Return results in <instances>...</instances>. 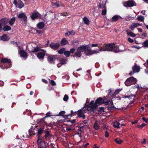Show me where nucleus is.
<instances>
[{
	"mask_svg": "<svg viewBox=\"0 0 148 148\" xmlns=\"http://www.w3.org/2000/svg\"><path fill=\"white\" fill-rule=\"evenodd\" d=\"M75 49L74 48H72L70 50V52L71 53H73L75 51Z\"/></svg>",
	"mask_w": 148,
	"mask_h": 148,
	"instance_id": "nucleus-60",
	"label": "nucleus"
},
{
	"mask_svg": "<svg viewBox=\"0 0 148 148\" xmlns=\"http://www.w3.org/2000/svg\"><path fill=\"white\" fill-rule=\"evenodd\" d=\"M19 54L21 57L25 58L27 56V53L23 50H21L19 52Z\"/></svg>",
	"mask_w": 148,
	"mask_h": 148,
	"instance_id": "nucleus-18",
	"label": "nucleus"
},
{
	"mask_svg": "<svg viewBox=\"0 0 148 148\" xmlns=\"http://www.w3.org/2000/svg\"><path fill=\"white\" fill-rule=\"evenodd\" d=\"M108 97L107 96L104 97L103 99L101 97H99L96 100L95 103H94V106H93L94 107V108H95L96 109L99 105L104 103V100H106V98H108Z\"/></svg>",
	"mask_w": 148,
	"mask_h": 148,
	"instance_id": "nucleus-3",
	"label": "nucleus"
},
{
	"mask_svg": "<svg viewBox=\"0 0 148 148\" xmlns=\"http://www.w3.org/2000/svg\"><path fill=\"white\" fill-rule=\"evenodd\" d=\"M112 102H113L112 100L107 101H104V103H105L106 105H108L111 104Z\"/></svg>",
	"mask_w": 148,
	"mask_h": 148,
	"instance_id": "nucleus-43",
	"label": "nucleus"
},
{
	"mask_svg": "<svg viewBox=\"0 0 148 148\" xmlns=\"http://www.w3.org/2000/svg\"><path fill=\"white\" fill-rule=\"evenodd\" d=\"M65 113V112L64 111H62L60 112L59 114L57 116H63L64 115Z\"/></svg>",
	"mask_w": 148,
	"mask_h": 148,
	"instance_id": "nucleus-44",
	"label": "nucleus"
},
{
	"mask_svg": "<svg viewBox=\"0 0 148 148\" xmlns=\"http://www.w3.org/2000/svg\"><path fill=\"white\" fill-rule=\"evenodd\" d=\"M58 56L57 55H49L47 58L48 62L50 64H54L55 62L56 59L58 58Z\"/></svg>",
	"mask_w": 148,
	"mask_h": 148,
	"instance_id": "nucleus-5",
	"label": "nucleus"
},
{
	"mask_svg": "<svg viewBox=\"0 0 148 148\" xmlns=\"http://www.w3.org/2000/svg\"><path fill=\"white\" fill-rule=\"evenodd\" d=\"M36 32L39 34H40L42 33V32L40 30H36Z\"/></svg>",
	"mask_w": 148,
	"mask_h": 148,
	"instance_id": "nucleus-64",
	"label": "nucleus"
},
{
	"mask_svg": "<svg viewBox=\"0 0 148 148\" xmlns=\"http://www.w3.org/2000/svg\"><path fill=\"white\" fill-rule=\"evenodd\" d=\"M127 32L128 35L129 36L132 37H134L136 36L135 34L132 32L131 31H127Z\"/></svg>",
	"mask_w": 148,
	"mask_h": 148,
	"instance_id": "nucleus-36",
	"label": "nucleus"
},
{
	"mask_svg": "<svg viewBox=\"0 0 148 148\" xmlns=\"http://www.w3.org/2000/svg\"><path fill=\"white\" fill-rule=\"evenodd\" d=\"M31 52L32 53L37 52L40 51H43L45 52V50L41 49L39 47H33L32 49Z\"/></svg>",
	"mask_w": 148,
	"mask_h": 148,
	"instance_id": "nucleus-12",
	"label": "nucleus"
},
{
	"mask_svg": "<svg viewBox=\"0 0 148 148\" xmlns=\"http://www.w3.org/2000/svg\"><path fill=\"white\" fill-rule=\"evenodd\" d=\"M18 18L20 19H23L21 20H23L24 22H26L27 20V17L26 15L23 13L19 14L18 16Z\"/></svg>",
	"mask_w": 148,
	"mask_h": 148,
	"instance_id": "nucleus-13",
	"label": "nucleus"
},
{
	"mask_svg": "<svg viewBox=\"0 0 148 148\" xmlns=\"http://www.w3.org/2000/svg\"><path fill=\"white\" fill-rule=\"evenodd\" d=\"M108 91L109 92H108V95H109L111 96L114 95V94H113V90H112L111 89H110Z\"/></svg>",
	"mask_w": 148,
	"mask_h": 148,
	"instance_id": "nucleus-49",
	"label": "nucleus"
},
{
	"mask_svg": "<svg viewBox=\"0 0 148 148\" xmlns=\"http://www.w3.org/2000/svg\"><path fill=\"white\" fill-rule=\"evenodd\" d=\"M64 54L66 57H68L70 55V52L69 51H64Z\"/></svg>",
	"mask_w": 148,
	"mask_h": 148,
	"instance_id": "nucleus-42",
	"label": "nucleus"
},
{
	"mask_svg": "<svg viewBox=\"0 0 148 148\" xmlns=\"http://www.w3.org/2000/svg\"><path fill=\"white\" fill-rule=\"evenodd\" d=\"M115 142L117 144H120L122 142V141L119 138H115L114 139Z\"/></svg>",
	"mask_w": 148,
	"mask_h": 148,
	"instance_id": "nucleus-39",
	"label": "nucleus"
},
{
	"mask_svg": "<svg viewBox=\"0 0 148 148\" xmlns=\"http://www.w3.org/2000/svg\"><path fill=\"white\" fill-rule=\"evenodd\" d=\"M94 109L91 108L90 109H87V110L88 111H89L91 114H93L94 113L95 111V110Z\"/></svg>",
	"mask_w": 148,
	"mask_h": 148,
	"instance_id": "nucleus-48",
	"label": "nucleus"
},
{
	"mask_svg": "<svg viewBox=\"0 0 148 148\" xmlns=\"http://www.w3.org/2000/svg\"><path fill=\"white\" fill-rule=\"evenodd\" d=\"M37 143L38 144L40 145V148H47L48 144L42 140V139H40L39 138L38 139Z\"/></svg>",
	"mask_w": 148,
	"mask_h": 148,
	"instance_id": "nucleus-7",
	"label": "nucleus"
},
{
	"mask_svg": "<svg viewBox=\"0 0 148 148\" xmlns=\"http://www.w3.org/2000/svg\"><path fill=\"white\" fill-rule=\"evenodd\" d=\"M57 59H59L60 62L63 65L66 63V60L65 59L62 58H59L58 57Z\"/></svg>",
	"mask_w": 148,
	"mask_h": 148,
	"instance_id": "nucleus-22",
	"label": "nucleus"
},
{
	"mask_svg": "<svg viewBox=\"0 0 148 148\" xmlns=\"http://www.w3.org/2000/svg\"><path fill=\"white\" fill-rule=\"evenodd\" d=\"M68 43L67 40L64 38L62 39L61 41V44L62 45H65Z\"/></svg>",
	"mask_w": 148,
	"mask_h": 148,
	"instance_id": "nucleus-27",
	"label": "nucleus"
},
{
	"mask_svg": "<svg viewBox=\"0 0 148 148\" xmlns=\"http://www.w3.org/2000/svg\"><path fill=\"white\" fill-rule=\"evenodd\" d=\"M99 8H103L105 7V4L103 1H101L98 5Z\"/></svg>",
	"mask_w": 148,
	"mask_h": 148,
	"instance_id": "nucleus-29",
	"label": "nucleus"
},
{
	"mask_svg": "<svg viewBox=\"0 0 148 148\" xmlns=\"http://www.w3.org/2000/svg\"><path fill=\"white\" fill-rule=\"evenodd\" d=\"M99 53V51L97 50H93L92 51L91 49L90 48V53L87 54V56L91 55L94 53Z\"/></svg>",
	"mask_w": 148,
	"mask_h": 148,
	"instance_id": "nucleus-35",
	"label": "nucleus"
},
{
	"mask_svg": "<svg viewBox=\"0 0 148 148\" xmlns=\"http://www.w3.org/2000/svg\"><path fill=\"white\" fill-rule=\"evenodd\" d=\"M132 69L134 72H138L140 70V67L139 66L134 65L133 66L132 68Z\"/></svg>",
	"mask_w": 148,
	"mask_h": 148,
	"instance_id": "nucleus-16",
	"label": "nucleus"
},
{
	"mask_svg": "<svg viewBox=\"0 0 148 148\" xmlns=\"http://www.w3.org/2000/svg\"><path fill=\"white\" fill-rule=\"evenodd\" d=\"M122 18L120 16L115 15L112 17L111 19L112 22H115L117 21L119 19H122Z\"/></svg>",
	"mask_w": 148,
	"mask_h": 148,
	"instance_id": "nucleus-17",
	"label": "nucleus"
},
{
	"mask_svg": "<svg viewBox=\"0 0 148 148\" xmlns=\"http://www.w3.org/2000/svg\"><path fill=\"white\" fill-rule=\"evenodd\" d=\"M81 52H84L86 55L90 53V47L88 45H82L77 48Z\"/></svg>",
	"mask_w": 148,
	"mask_h": 148,
	"instance_id": "nucleus-4",
	"label": "nucleus"
},
{
	"mask_svg": "<svg viewBox=\"0 0 148 148\" xmlns=\"http://www.w3.org/2000/svg\"><path fill=\"white\" fill-rule=\"evenodd\" d=\"M143 46L145 47H148V40H147L143 42Z\"/></svg>",
	"mask_w": 148,
	"mask_h": 148,
	"instance_id": "nucleus-46",
	"label": "nucleus"
},
{
	"mask_svg": "<svg viewBox=\"0 0 148 148\" xmlns=\"http://www.w3.org/2000/svg\"><path fill=\"white\" fill-rule=\"evenodd\" d=\"M9 19L6 18H1L0 20V22L2 25H5L8 22Z\"/></svg>",
	"mask_w": 148,
	"mask_h": 148,
	"instance_id": "nucleus-15",
	"label": "nucleus"
},
{
	"mask_svg": "<svg viewBox=\"0 0 148 148\" xmlns=\"http://www.w3.org/2000/svg\"><path fill=\"white\" fill-rule=\"evenodd\" d=\"M142 119L146 123H148V119H146L145 117H143Z\"/></svg>",
	"mask_w": 148,
	"mask_h": 148,
	"instance_id": "nucleus-56",
	"label": "nucleus"
},
{
	"mask_svg": "<svg viewBox=\"0 0 148 148\" xmlns=\"http://www.w3.org/2000/svg\"><path fill=\"white\" fill-rule=\"evenodd\" d=\"M45 132V134L44 136V138L45 139H47L48 138H50L51 136V132L47 130L46 129L44 130Z\"/></svg>",
	"mask_w": 148,
	"mask_h": 148,
	"instance_id": "nucleus-14",
	"label": "nucleus"
},
{
	"mask_svg": "<svg viewBox=\"0 0 148 148\" xmlns=\"http://www.w3.org/2000/svg\"><path fill=\"white\" fill-rule=\"evenodd\" d=\"M15 21V17H13L11 18L10 21H8L10 25L11 26L12 25Z\"/></svg>",
	"mask_w": 148,
	"mask_h": 148,
	"instance_id": "nucleus-28",
	"label": "nucleus"
},
{
	"mask_svg": "<svg viewBox=\"0 0 148 148\" xmlns=\"http://www.w3.org/2000/svg\"><path fill=\"white\" fill-rule=\"evenodd\" d=\"M65 50V48H62L58 50V53L60 54H62L64 53V52Z\"/></svg>",
	"mask_w": 148,
	"mask_h": 148,
	"instance_id": "nucleus-41",
	"label": "nucleus"
},
{
	"mask_svg": "<svg viewBox=\"0 0 148 148\" xmlns=\"http://www.w3.org/2000/svg\"><path fill=\"white\" fill-rule=\"evenodd\" d=\"M75 34V33L73 30L69 31L65 33V36H68L71 35H73Z\"/></svg>",
	"mask_w": 148,
	"mask_h": 148,
	"instance_id": "nucleus-21",
	"label": "nucleus"
},
{
	"mask_svg": "<svg viewBox=\"0 0 148 148\" xmlns=\"http://www.w3.org/2000/svg\"><path fill=\"white\" fill-rule=\"evenodd\" d=\"M45 24L42 22H39L37 25V27L40 29L43 28L45 26Z\"/></svg>",
	"mask_w": 148,
	"mask_h": 148,
	"instance_id": "nucleus-24",
	"label": "nucleus"
},
{
	"mask_svg": "<svg viewBox=\"0 0 148 148\" xmlns=\"http://www.w3.org/2000/svg\"><path fill=\"white\" fill-rule=\"evenodd\" d=\"M121 91V90L120 89L116 90L114 93V95L115 96L116 95L119 93Z\"/></svg>",
	"mask_w": 148,
	"mask_h": 148,
	"instance_id": "nucleus-50",
	"label": "nucleus"
},
{
	"mask_svg": "<svg viewBox=\"0 0 148 148\" xmlns=\"http://www.w3.org/2000/svg\"><path fill=\"white\" fill-rule=\"evenodd\" d=\"M50 84L52 86H55L56 85V83L53 80H50Z\"/></svg>",
	"mask_w": 148,
	"mask_h": 148,
	"instance_id": "nucleus-53",
	"label": "nucleus"
},
{
	"mask_svg": "<svg viewBox=\"0 0 148 148\" xmlns=\"http://www.w3.org/2000/svg\"><path fill=\"white\" fill-rule=\"evenodd\" d=\"M60 45L59 42L55 43L53 42H51L49 45V47L53 49L56 50L58 49Z\"/></svg>",
	"mask_w": 148,
	"mask_h": 148,
	"instance_id": "nucleus-10",
	"label": "nucleus"
},
{
	"mask_svg": "<svg viewBox=\"0 0 148 148\" xmlns=\"http://www.w3.org/2000/svg\"><path fill=\"white\" fill-rule=\"evenodd\" d=\"M129 79H127L125 82V85L127 86H129L131 85V83L129 81Z\"/></svg>",
	"mask_w": 148,
	"mask_h": 148,
	"instance_id": "nucleus-38",
	"label": "nucleus"
},
{
	"mask_svg": "<svg viewBox=\"0 0 148 148\" xmlns=\"http://www.w3.org/2000/svg\"><path fill=\"white\" fill-rule=\"evenodd\" d=\"M86 110L84 109V108L78 110V116L79 118H82L83 119H85L86 116L84 113V112H86Z\"/></svg>",
	"mask_w": 148,
	"mask_h": 148,
	"instance_id": "nucleus-9",
	"label": "nucleus"
},
{
	"mask_svg": "<svg viewBox=\"0 0 148 148\" xmlns=\"http://www.w3.org/2000/svg\"><path fill=\"white\" fill-rule=\"evenodd\" d=\"M42 81L44 82V83H45V84H47L48 83V82L46 80V79H42Z\"/></svg>",
	"mask_w": 148,
	"mask_h": 148,
	"instance_id": "nucleus-62",
	"label": "nucleus"
},
{
	"mask_svg": "<svg viewBox=\"0 0 148 148\" xmlns=\"http://www.w3.org/2000/svg\"><path fill=\"white\" fill-rule=\"evenodd\" d=\"M52 5L54 7H58L60 5L57 2L53 3H52Z\"/></svg>",
	"mask_w": 148,
	"mask_h": 148,
	"instance_id": "nucleus-47",
	"label": "nucleus"
},
{
	"mask_svg": "<svg viewBox=\"0 0 148 148\" xmlns=\"http://www.w3.org/2000/svg\"><path fill=\"white\" fill-rule=\"evenodd\" d=\"M41 15L38 12H34L32 13L31 16V18L32 20H34L36 18H40Z\"/></svg>",
	"mask_w": 148,
	"mask_h": 148,
	"instance_id": "nucleus-8",
	"label": "nucleus"
},
{
	"mask_svg": "<svg viewBox=\"0 0 148 148\" xmlns=\"http://www.w3.org/2000/svg\"><path fill=\"white\" fill-rule=\"evenodd\" d=\"M127 79H129V81H130V82L131 83V84H135L136 83V79L133 77H130L128 78Z\"/></svg>",
	"mask_w": 148,
	"mask_h": 148,
	"instance_id": "nucleus-20",
	"label": "nucleus"
},
{
	"mask_svg": "<svg viewBox=\"0 0 148 148\" xmlns=\"http://www.w3.org/2000/svg\"><path fill=\"white\" fill-rule=\"evenodd\" d=\"M136 5V2L133 0H130L126 1L124 4V6L125 7H132Z\"/></svg>",
	"mask_w": 148,
	"mask_h": 148,
	"instance_id": "nucleus-6",
	"label": "nucleus"
},
{
	"mask_svg": "<svg viewBox=\"0 0 148 148\" xmlns=\"http://www.w3.org/2000/svg\"><path fill=\"white\" fill-rule=\"evenodd\" d=\"M135 95H133V94H131V95L125 96L123 97L124 98H128L129 99H131L132 97H135Z\"/></svg>",
	"mask_w": 148,
	"mask_h": 148,
	"instance_id": "nucleus-45",
	"label": "nucleus"
},
{
	"mask_svg": "<svg viewBox=\"0 0 148 148\" xmlns=\"http://www.w3.org/2000/svg\"><path fill=\"white\" fill-rule=\"evenodd\" d=\"M128 41L132 43L134 42V40L130 38H128Z\"/></svg>",
	"mask_w": 148,
	"mask_h": 148,
	"instance_id": "nucleus-61",
	"label": "nucleus"
},
{
	"mask_svg": "<svg viewBox=\"0 0 148 148\" xmlns=\"http://www.w3.org/2000/svg\"><path fill=\"white\" fill-rule=\"evenodd\" d=\"M140 25V24L138 23H132L130 27V28L131 30H133L134 29V28L138 26H139Z\"/></svg>",
	"mask_w": 148,
	"mask_h": 148,
	"instance_id": "nucleus-19",
	"label": "nucleus"
},
{
	"mask_svg": "<svg viewBox=\"0 0 148 148\" xmlns=\"http://www.w3.org/2000/svg\"><path fill=\"white\" fill-rule=\"evenodd\" d=\"M99 47L100 51H113L116 53L118 52L119 51H121L119 49L118 46L115 45L114 43H110L106 45L101 44Z\"/></svg>",
	"mask_w": 148,
	"mask_h": 148,
	"instance_id": "nucleus-1",
	"label": "nucleus"
},
{
	"mask_svg": "<svg viewBox=\"0 0 148 148\" xmlns=\"http://www.w3.org/2000/svg\"><path fill=\"white\" fill-rule=\"evenodd\" d=\"M115 123H114V128L117 127V128H119V126L117 124H115Z\"/></svg>",
	"mask_w": 148,
	"mask_h": 148,
	"instance_id": "nucleus-63",
	"label": "nucleus"
},
{
	"mask_svg": "<svg viewBox=\"0 0 148 148\" xmlns=\"http://www.w3.org/2000/svg\"><path fill=\"white\" fill-rule=\"evenodd\" d=\"M38 52L36 54V56L39 59L43 60L44 59V56L45 55L46 53V51L45 52L42 51Z\"/></svg>",
	"mask_w": 148,
	"mask_h": 148,
	"instance_id": "nucleus-11",
	"label": "nucleus"
},
{
	"mask_svg": "<svg viewBox=\"0 0 148 148\" xmlns=\"http://www.w3.org/2000/svg\"><path fill=\"white\" fill-rule=\"evenodd\" d=\"M83 20L84 22L86 25H89L90 24V21L86 17L83 18Z\"/></svg>",
	"mask_w": 148,
	"mask_h": 148,
	"instance_id": "nucleus-30",
	"label": "nucleus"
},
{
	"mask_svg": "<svg viewBox=\"0 0 148 148\" xmlns=\"http://www.w3.org/2000/svg\"><path fill=\"white\" fill-rule=\"evenodd\" d=\"M81 51L79 50H78V49H77V51L75 53V55L76 56L80 57L81 56Z\"/></svg>",
	"mask_w": 148,
	"mask_h": 148,
	"instance_id": "nucleus-40",
	"label": "nucleus"
},
{
	"mask_svg": "<svg viewBox=\"0 0 148 148\" xmlns=\"http://www.w3.org/2000/svg\"><path fill=\"white\" fill-rule=\"evenodd\" d=\"M106 9H104L102 10V14L103 15H105L106 14Z\"/></svg>",
	"mask_w": 148,
	"mask_h": 148,
	"instance_id": "nucleus-54",
	"label": "nucleus"
},
{
	"mask_svg": "<svg viewBox=\"0 0 148 148\" xmlns=\"http://www.w3.org/2000/svg\"><path fill=\"white\" fill-rule=\"evenodd\" d=\"M11 44H13V45H16V46L17 47H18V44H17V43L15 42H14V41H12V42H11Z\"/></svg>",
	"mask_w": 148,
	"mask_h": 148,
	"instance_id": "nucleus-59",
	"label": "nucleus"
},
{
	"mask_svg": "<svg viewBox=\"0 0 148 148\" xmlns=\"http://www.w3.org/2000/svg\"><path fill=\"white\" fill-rule=\"evenodd\" d=\"M78 111H77L75 112H74L73 110H71V111L70 114L67 115L66 117H68L69 116L71 117L77 114H78Z\"/></svg>",
	"mask_w": 148,
	"mask_h": 148,
	"instance_id": "nucleus-26",
	"label": "nucleus"
},
{
	"mask_svg": "<svg viewBox=\"0 0 148 148\" xmlns=\"http://www.w3.org/2000/svg\"><path fill=\"white\" fill-rule=\"evenodd\" d=\"M67 121L69 122H70L72 123V124H73L74 123H75L76 122V120L75 119H73L72 120H67Z\"/></svg>",
	"mask_w": 148,
	"mask_h": 148,
	"instance_id": "nucleus-55",
	"label": "nucleus"
},
{
	"mask_svg": "<svg viewBox=\"0 0 148 148\" xmlns=\"http://www.w3.org/2000/svg\"><path fill=\"white\" fill-rule=\"evenodd\" d=\"M10 38H0V40L3 41H6L8 40Z\"/></svg>",
	"mask_w": 148,
	"mask_h": 148,
	"instance_id": "nucleus-51",
	"label": "nucleus"
},
{
	"mask_svg": "<svg viewBox=\"0 0 148 148\" xmlns=\"http://www.w3.org/2000/svg\"><path fill=\"white\" fill-rule=\"evenodd\" d=\"M105 136L106 138H108L109 136V134L108 132L107 131H106L105 133Z\"/></svg>",
	"mask_w": 148,
	"mask_h": 148,
	"instance_id": "nucleus-57",
	"label": "nucleus"
},
{
	"mask_svg": "<svg viewBox=\"0 0 148 148\" xmlns=\"http://www.w3.org/2000/svg\"><path fill=\"white\" fill-rule=\"evenodd\" d=\"M94 100L92 101L90 103L86 106L87 108H91L92 109H96L95 108H94L93 106H94Z\"/></svg>",
	"mask_w": 148,
	"mask_h": 148,
	"instance_id": "nucleus-23",
	"label": "nucleus"
},
{
	"mask_svg": "<svg viewBox=\"0 0 148 148\" xmlns=\"http://www.w3.org/2000/svg\"><path fill=\"white\" fill-rule=\"evenodd\" d=\"M18 8H21L24 6V5L23 2L20 0L18 1Z\"/></svg>",
	"mask_w": 148,
	"mask_h": 148,
	"instance_id": "nucleus-25",
	"label": "nucleus"
},
{
	"mask_svg": "<svg viewBox=\"0 0 148 148\" xmlns=\"http://www.w3.org/2000/svg\"><path fill=\"white\" fill-rule=\"evenodd\" d=\"M114 108L116 109V108L114 106L113 102H112V104L111 105H109L108 106V109L109 110H113Z\"/></svg>",
	"mask_w": 148,
	"mask_h": 148,
	"instance_id": "nucleus-34",
	"label": "nucleus"
},
{
	"mask_svg": "<svg viewBox=\"0 0 148 148\" xmlns=\"http://www.w3.org/2000/svg\"><path fill=\"white\" fill-rule=\"evenodd\" d=\"M93 127L96 130L99 129L100 126L99 125V124L97 123V121H96L94 124L93 125Z\"/></svg>",
	"mask_w": 148,
	"mask_h": 148,
	"instance_id": "nucleus-32",
	"label": "nucleus"
},
{
	"mask_svg": "<svg viewBox=\"0 0 148 148\" xmlns=\"http://www.w3.org/2000/svg\"><path fill=\"white\" fill-rule=\"evenodd\" d=\"M2 29L5 31H7L10 30L11 27L9 26L5 25L3 27Z\"/></svg>",
	"mask_w": 148,
	"mask_h": 148,
	"instance_id": "nucleus-31",
	"label": "nucleus"
},
{
	"mask_svg": "<svg viewBox=\"0 0 148 148\" xmlns=\"http://www.w3.org/2000/svg\"><path fill=\"white\" fill-rule=\"evenodd\" d=\"M44 126H43V127H41L38 130V135H40L42 134V133L43 132V131L44 130H43L44 128Z\"/></svg>",
	"mask_w": 148,
	"mask_h": 148,
	"instance_id": "nucleus-33",
	"label": "nucleus"
},
{
	"mask_svg": "<svg viewBox=\"0 0 148 148\" xmlns=\"http://www.w3.org/2000/svg\"><path fill=\"white\" fill-rule=\"evenodd\" d=\"M69 99V97L67 95H65L63 98V100L64 101H67Z\"/></svg>",
	"mask_w": 148,
	"mask_h": 148,
	"instance_id": "nucleus-52",
	"label": "nucleus"
},
{
	"mask_svg": "<svg viewBox=\"0 0 148 148\" xmlns=\"http://www.w3.org/2000/svg\"><path fill=\"white\" fill-rule=\"evenodd\" d=\"M137 18L138 21L142 22L143 21L144 19V17L143 16L141 15L138 16H137Z\"/></svg>",
	"mask_w": 148,
	"mask_h": 148,
	"instance_id": "nucleus-37",
	"label": "nucleus"
},
{
	"mask_svg": "<svg viewBox=\"0 0 148 148\" xmlns=\"http://www.w3.org/2000/svg\"><path fill=\"white\" fill-rule=\"evenodd\" d=\"M1 62L3 63V64L0 66L3 69H7L12 66L11 60L10 59L6 58H3Z\"/></svg>",
	"mask_w": 148,
	"mask_h": 148,
	"instance_id": "nucleus-2",
	"label": "nucleus"
},
{
	"mask_svg": "<svg viewBox=\"0 0 148 148\" xmlns=\"http://www.w3.org/2000/svg\"><path fill=\"white\" fill-rule=\"evenodd\" d=\"M132 48H136L138 49H140V48L141 47H140L139 46H135L134 45H133L132 46Z\"/></svg>",
	"mask_w": 148,
	"mask_h": 148,
	"instance_id": "nucleus-58",
	"label": "nucleus"
}]
</instances>
